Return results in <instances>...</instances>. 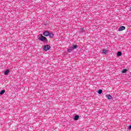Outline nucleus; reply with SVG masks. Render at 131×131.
<instances>
[{
  "label": "nucleus",
  "mask_w": 131,
  "mask_h": 131,
  "mask_svg": "<svg viewBox=\"0 0 131 131\" xmlns=\"http://www.w3.org/2000/svg\"><path fill=\"white\" fill-rule=\"evenodd\" d=\"M78 118H79V116L76 115L74 117V120H78Z\"/></svg>",
  "instance_id": "nucleus-8"
},
{
  "label": "nucleus",
  "mask_w": 131,
  "mask_h": 131,
  "mask_svg": "<svg viewBox=\"0 0 131 131\" xmlns=\"http://www.w3.org/2000/svg\"><path fill=\"white\" fill-rule=\"evenodd\" d=\"M106 99H113V97L109 94H107L105 96Z\"/></svg>",
  "instance_id": "nucleus-5"
},
{
  "label": "nucleus",
  "mask_w": 131,
  "mask_h": 131,
  "mask_svg": "<svg viewBox=\"0 0 131 131\" xmlns=\"http://www.w3.org/2000/svg\"><path fill=\"white\" fill-rule=\"evenodd\" d=\"M125 29V27L121 26L119 28V31H122V30H124Z\"/></svg>",
  "instance_id": "nucleus-4"
},
{
  "label": "nucleus",
  "mask_w": 131,
  "mask_h": 131,
  "mask_svg": "<svg viewBox=\"0 0 131 131\" xmlns=\"http://www.w3.org/2000/svg\"><path fill=\"white\" fill-rule=\"evenodd\" d=\"M72 48L73 50H75V49L77 48V46L76 45H73Z\"/></svg>",
  "instance_id": "nucleus-9"
},
{
  "label": "nucleus",
  "mask_w": 131,
  "mask_h": 131,
  "mask_svg": "<svg viewBox=\"0 0 131 131\" xmlns=\"http://www.w3.org/2000/svg\"><path fill=\"white\" fill-rule=\"evenodd\" d=\"M127 71V70L126 69H123L122 71V73H125Z\"/></svg>",
  "instance_id": "nucleus-12"
},
{
  "label": "nucleus",
  "mask_w": 131,
  "mask_h": 131,
  "mask_svg": "<svg viewBox=\"0 0 131 131\" xmlns=\"http://www.w3.org/2000/svg\"><path fill=\"white\" fill-rule=\"evenodd\" d=\"M50 34V32L48 31H46L43 32V35L44 36H49V34Z\"/></svg>",
  "instance_id": "nucleus-3"
},
{
  "label": "nucleus",
  "mask_w": 131,
  "mask_h": 131,
  "mask_svg": "<svg viewBox=\"0 0 131 131\" xmlns=\"http://www.w3.org/2000/svg\"><path fill=\"white\" fill-rule=\"evenodd\" d=\"M5 93H6V91L5 90H2L0 92V95H3V94H5Z\"/></svg>",
  "instance_id": "nucleus-11"
},
{
  "label": "nucleus",
  "mask_w": 131,
  "mask_h": 131,
  "mask_svg": "<svg viewBox=\"0 0 131 131\" xmlns=\"http://www.w3.org/2000/svg\"><path fill=\"white\" fill-rule=\"evenodd\" d=\"M48 36H49L50 38H52V37H54V34L53 33H49Z\"/></svg>",
  "instance_id": "nucleus-7"
},
{
  "label": "nucleus",
  "mask_w": 131,
  "mask_h": 131,
  "mask_svg": "<svg viewBox=\"0 0 131 131\" xmlns=\"http://www.w3.org/2000/svg\"><path fill=\"white\" fill-rule=\"evenodd\" d=\"M9 72H10V70H6L5 72H4V74L5 75H9Z\"/></svg>",
  "instance_id": "nucleus-6"
},
{
  "label": "nucleus",
  "mask_w": 131,
  "mask_h": 131,
  "mask_svg": "<svg viewBox=\"0 0 131 131\" xmlns=\"http://www.w3.org/2000/svg\"><path fill=\"white\" fill-rule=\"evenodd\" d=\"M38 40H41V41H45L48 40V39H47V37L43 36L42 34H40L38 36Z\"/></svg>",
  "instance_id": "nucleus-1"
},
{
  "label": "nucleus",
  "mask_w": 131,
  "mask_h": 131,
  "mask_svg": "<svg viewBox=\"0 0 131 131\" xmlns=\"http://www.w3.org/2000/svg\"><path fill=\"white\" fill-rule=\"evenodd\" d=\"M129 128L131 129V125L129 126Z\"/></svg>",
  "instance_id": "nucleus-16"
},
{
  "label": "nucleus",
  "mask_w": 131,
  "mask_h": 131,
  "mask_svg": "<svg viewBox=\"0 0 131 131\" xmlns=\"http://www.w3.org/2000/svg\"><path fill=\"white\" fill-rule=\"evenodd\" d=\"M102 92H103V90H99L98 91V94H99L100 95H101V94H102Z\"/></svg>",
  "instance_id": "nucleus-14"
},
{
  "label": "nucleus",
  "mask_w": 131,
  "mask_h": 131,
  "mask_svg": "<svg viewBox=\"0 0 131 131\" xmlns=\"http://www.w3.org/2000/svg\"><path fill=\"white\" fill-rule=\"evenodd\" d=\"M117 56H121V52H118Z\"/></svg>",
  "instance_id": "nucleus-15"
},
{
  "label": "nucleus",
  "mask_w": 131,
  "mask_h": 131,
  "mask_svg": "<svg viewBox=\"0 0 131 131\" xmlns=\"http://www.w3.org/2000/svg\"><path fill=\"white\" fill-rule=\"evenodd\" d=\"M51 49V46H49V45H45L44 46V50L45 51H49V50H50Z\"/></svg>",
  "instance_id": "nucleus-2"
},
{
  "label": "nucleus",
  "mask_w": 131,
  "mask_h": 131,
  "mask_svg": "<svg viewBox=\"0 0 131 131\" xmlns=\"http://www.w3.org/2000/svg\"><path fill=\"white\" fill-rule=\"evenodd\" d=\"M108 52V51L106 50H103L102 51L103 54H105V55H106V54H107V52Z\"/></svg>",
  "instance_id": "nucleus-13"
},
{
  "label": "nucleus",
  "mask_w": 131,
  "mask_h": 131,
  "mask_svg": "<svg viewBox=\"0 0 131 131\" xmlns=\"http://www.w3.org/2000/svg\"><path fill=\"white\" fill-rule=\"evenodd\" d=\"M72 50H73V49L72 48V47H70L68 50V52L69 53H71V52L72 51Z\"/></svg>",
  "instance_id": "nucleus-10"
}]
</instances>
